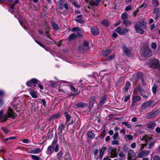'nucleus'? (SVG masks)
<instances>
[{"label": "nucleus", "instance_id": "obj_35", "mask_svg": "<svg viewBox=\"0 0 160 160\" xmlns=\"http://www.w3.org/2000/svg\"><path fill=\"white\" fill-rule=\"evenodd\" d=\"M88 136L90 138L92 139L95 137V135L91 131H90L88 133Z\"/></svg>", "mask_w": 160, "mask_h": 160}, {"label": "nucleus", "instance_id": "obj_1", "mask_svg": "<svg viewBox=\"0 0 160 160\" xmlns=\"http://www.w3.org/2000/svg\"><path fill=\"white\" fill-rule=\"evenodd\" d=\"M7 113L8 115L5 114L3 116L2 111L1 110L0 111V122H5L8 117H12L14 119L17 116L16 114L13 112L12 110L10 108H9Z\"/></svg>", "mask_w": 160, "mask_h": 160}, {"label": "nucleus", "instance_id": "obj_6", "mask_svg": "<svg viewBox=\"0 0 160 160\" xmlns=\"http://www.w3.org/2000/svg\"><path fill=\"white\" fill-rule=\"evenodd\" d=\"M115 31L121 35H123L126 34L129 31V29L128 28H125L121 29L120 27H118L115 30Z\"/></svg>", "mask_w": 160, "mask_h": 160}, {"label": "nucleus", "instance_id": "obj_43", "mask_svg": "<svg viewBox=\"0 0 160 160\" xmlns=\"http://www.w3.org/2000/svg\"><path fill=\"white\" fill-rule=\"evenodd\" d=\"M17 138L16 136L10 137L8 138H4V140L5 142H7L9 140L14 139Z\"/></svg>", "mask_w": 160, "mask_h": 160}, {"label": "nucleus", "instance_id": "obj_26", "mask_svg": "<svg viewBox=\"0 0 160 160\" xmlns=\"http://www.w3.org/2000/svg\"><path fill=\"white\" fill-rule=\"evenodd\" d=\"M83 16L82 15L77 16L75 21L79 23H82L83 22Z\"/></svg>", "mask_w": 160, "mask_h": 160}, {"label": "nucleus", "instance_id": "obj_46", "mask_svg": "<svg viewBox=\"0 0 160 160\" xmlns=\"http://www.w3.org/2000/svg\"><path fill=\"white\" fill-rule=\"evenodd\" d=\"M140 25L142 28L144 29L146 28V24L143 22H140Z\"/></svg>", "mask_w": 160, "mask_h": 160}, {"label": "nucleus", "instance_id": "obj_15", "mask_svg": "<svg viewBox=\"0 0 160 160\" xmlns=\"http://www.w3.org/2000/svg\"><path fill=\"white\" fill-rule=\"evenodd\" d=\"M91 31L93 35H97L99 32V29L95 27H93L91 28Z\"/></svg>", "mask_w": 160, "mask_h": 160}, {"label": "nucleus", "instance_id": "obj_62", "mask_svg": "<svg viewBox=\"0 0 160 160\" xmlns=\"http://www.w3.org/2000/svg\"><path fill=\"white\" fill-rule=\"evenodd\" d=\"M151 47L152 48L155 49L157 47V45L155 43L153 42L151 43Z\"/></svg>", "mask_w": 160, "mask_h": 160}, {"label": "nucleus", "instance_id": "obj_54", "mask_svg": "<svg viewBox=\"0 0 160 160\" xmlns=\"http://www.w3.org/2000/svg\"><path fill=\"white\" fill-rule=\"evenodd\" d=\"M59 146L58 144H57L55 146V148L54 149V150L55 152H57L59 150Z\"/></svg>", "mask_w": 160, "mask_h": 160}, {"label": "nucleus", "instance_id": "obj_36", "mask_svg": "<svg viewBox=\"0 0 160 160\" xmlns=\"http://www.w3.org/2000/svg\"><path fill=\"white\" fill-rule=\"evenodd\" d=\"M77 37V35L74 34H71L69 36L68 38L69 40L72 41L74 39H75Z\"/></svg>", "mask_w": 160, "mask_h": 160}, {"label": "nucleus", "instance_id": "obj_60", "mask_svg": "<svg viewBox=\"0 0 160 160\" xmlns=\"http://www.w3.org/2000/svg\"><path fill=\"white\" fill-rule=\"evenodd\" d=\"M159 12V9L158 8H154V11H153V14H158V13Z\"/></svg>", "mask_w": 160, "mask_h": 160}, {"label": "nucleus", "instance_id": "obj_42", "mask_svg": "<svg viewBox=\"0 0 160 160\" xmlns=\"http://www.w3.org/2000/svg\"><path fill=\"white\" fill-rule=\"evenodd\" d=\"M101 23L106 27H108L109 25V23L105 19L102 20L101 22Z\"/></svg>", "mask_w": 160, "mask_h": 160}, {"label": "nucleus", "instance_id": "obj_40", "mask_svg": "<svg viewBox=\"0 0 160 160\" xmlns=\"http://www.w3.org/2000/svg\"><path fill=\"white\" fill-rule=\"evenodd\" d=\"M123 23L124 25L126 26H128L131 24V22L129 21L124 20L123 21Z\"/></svg>", "mask_w": 160, "mask_h": 160}, {"label": "nucleus", "instance_id": "obj_48", "mask_svg": "<svg viewBox=\"0 0 160 160\" xmlns=\"http://www.w3.org/2000/svg\"><path fill=\"white\" fill-rule=\"evenodd\" d=\"M66 125L64 123H62L58 127V129L60 130H64V125Z\"/></svg>", "mask_w": 160, "mask_h": 160}, {"label": "nucleus", "instance_id": "obj_39", "mask_svg": "<svg viewBox=\"0 0 160 160\" xmlns=\"http://www.w3.org/2000/svg\"><path fill=\"white\" fill-rule=\"evenodd\" d=\"M31 157L32 159L33 160H41L40 157L34 155H31Z\"/></svg>", "mask_w": 160, "mask_h": 160}, {"label": "nucleus", "instance_id": "obj_61", "mask_svg": "<svg viewBox=\"0 0 160 160\" xmlns=\"http://www.w3.org/2000/svg\"><path fill=\"white\" fill-rule=\"evenodd\" d=\"M106 135L105 131H103L102 132L101 135L100 136L101 138L102 139Z\"/></svg>", "mask_w": 160, "mask_h": 160}, {"label": "nucleus", "instance_id": "obj_8", "mask_svg": "<svg viewBox=\"0 0 160 160\" xmlns=\"http://www.w3.org/2000/svg\"><path fill=\"white\" fill-rule=\"evenodd\" d=\"M96 98L95 96H91L89 99L88 108L90 111L93 108L94 102L96 101Z\"/></svg>", "mask_w": 160, "mask_h": 160}, {"label": "nucleus", "instance_id": "obj_20", "mask_svg": "<svg viewBox=\"0 0 160 160\" xmlns=\"http://www.w3.org/2000/svg\"><path fill=\"white\" fill-rule=\"evenodd\" d=\"M131 86V84L129 81H127L126 82L125 85L124 87L122 88L123 90V92L124 93L127 92L129 89V88Z\"/></svg>", "mask_w": 160, "mask_h": 160}, {"label": "nucleus", "instance_id": "obj_29", "mask_svg": "<svg viewBox=\"0 0 160 160\" xmlns=\"http://www.w3.org/2000/svg\"><path fill=\"white\" fill-rule=\"evenodd\" d=\"M152 138V136H149L147 135H145L142 137V139L146 142L149 141Z\"/></svg>", "mask_w": 160, "mask_h": 160}, {"label": "nucleus", "instance_id": "obj_56", "mask_svg": "<svg viewBox=\"0 0 160 160\" xmlns=\"http://www.w3.org/2000/svg\"><path fill=\"white\" fill-rule=\"evenodd\" d=\"M148 6V4L147 3H143L142 4L141 6L140 7V8H146Z\"/></svg>", "mask_w": 160, "mask_h": 160}, {"label": "nucleus", "instance_id": "obj_10", "mask_svg": "<svg viewBox=\"0 0 160 160\" xmlns=\"http://www.w3.org/2000/svg\"><path fill=\"white\" fill-rule=\"evenodd\" d=\"M88 43L86 41L84 42L83 46H80L78 48V50L81 52H83L86 50H88L89 48L88 47Z\"/></svg>", "mask_w": 160, "mask_h": 160}, {"label": "nucleus", "instance_id": "obj_59", "mask_svg": "<svg viewBox=\"0 0 160 160\" xmlns=\"http://www.w3.org/2000/svg\"><path fill=\"white\" fill-rule=\"evenodd\" d=\"M125 137L130 140H131L133 138V136L131 135H126Z\"/></svg>", "mask_w": 160, "mask_h": 160}, {"label": "nucleus", "instance_id": "obj_4", "mask_svg": "<svg viewBox=\"0 0 160 160\" xmlns=\"http://www.w3.org/2000/svg\"><path fill=\"white\" fill-rule=\"evenodd\" d=\"M108 156L110 158H114L118 156L116 148L111 147L108 148Z\"/></svg>", "mask_w": 160, "mask_h": 160}, {"label": "nucleus", "instance_id": "obj_32", "mask_svg": "<svg viewBox=\"0 0 160 160\" xmlns=\"http://www.w3.org/2000/svg\"><path fill=\"white\" fill-rule=\"evenodd\" d=\"M63 154V152L62 151H60L57 154V158L58 160H60L61 159L62 157Z\"/></svg>", "mask_w": 160, "mask_h": 160}, {"label": "nucleus", "instance_id": "obj_16", "mask_svg": "<svg viewBox=\"0 0 160 160\" xmlns=\"http://www.w3.org/2000/svg\"><path fill=\"white\" fill-rule=\"evenodd\" d=\"M156 124L155 121L150 122L147 125V127L150 129H153L156 126Z\"/></svg>", "mask_w": 160, "mask_h": 160}, {"label": "nucleus", "instance_id": "obj_49", "mask_svg": "<svg viewBox=\"0 0 160 160\" xmlns=\"http://www.w3.org/2000/svg\"><path fill=\"white\" fill-rule=\"evenodd\" d=\"M34 154H38L41 152L40 148H37L33 149Z\"/></svg>", "mask_w": 160, "mask_h": 160}, {"label": "nucleus", "instance_id": "obj_33", "mask_svg": "<svg viewBox=\"0 0 160 160\" xmlns=\"http://www.w3.org/2000/svg\"><path fill=\"white\" fill-rule=\"evenodd\" d=\"M141 98V97L138 95L136 96L134 98H133V102H137L140 101Z\"/></svg>", "mask_w": 160, "mask_h": 160}, {"label": "nucleus", "instance_id": "obj_63", "mask_svg": "<svg viewBox=\"0 0 160 160\" xmlns=\"http://www.w3.org/2000/svg\"><path fill=\"white\" fill-rule=\"evenodd\" d=\"M118 132H115L113 135V139H116L118 137Z\"/></svg>", "mask_w": 160, "mask_h": 160}, {"label": "nucleus", "instance_id": "obj_25", "mask_svg": "<svg viewBox=\"0 0 160 160\" xmlns=\"http://www.w3.org/2000/svg\"><path fill=\"white\" fill-rule=\"evenodd\" d=\"M28 91L30 93L32 97L35 98H37L38 96L36 95L35 92L31 88L28 89Z\"/></svg>", "mask_w": 160, "mask_h": 160}, {"label": "nucleus", "instance_id": "obj_47", "mask_svg": "<svg viewBox=\"0 0 160 160\" xmlns=\"http://www.w3.org/2000/svg\"><path fill=\"white\" fill-rule=\"evenodd\" d=\"M118 155L119 157L121 158L122 159H123V158H124L125 156V154L122 152H120L118 154Z\"/></svg>", "mask_w": 160, "mask_h": 160}, {"label": "nucleus", "instance_id": "obj_53", "mask_svg": "<svg viewBox=\"0 0 160 160\" xmlns=\"http://www.w3.org/2000/svg\"><path fill=\"white\" fill-rule=\"evenodd\" d=\"M66 118L67 122L70 121L71 117L69 114H66Z\"/></svg>", "mask_w": 160, "mask_h": 160}, {"label": "nucleus", "instance_id": "obj_34", "mask_svg": "<svg viewBox=\"0 0 160 160\" xmlns=\"http://www.w3.org/2000/svg\"><path fill=\"white\" fill-rule=\"evenodd\" d=\"M158 88V87L157 85L154 84V85L152 87V92L154 94H156L157 90Z\"/></svg>", "mask_w": 160, "mask_h": 160}, {"label": "nucleus", "instance_id": "obj_11", "mask_svg": "<svg viewBox=\"0 0 160 160\" xmlns=\"http://www.w3.org/2000/svg\"><path fill=\"white\" fill-rule=\"evenodd\" d=\"M38 83V80L33 78L31 80L28 81L26 82V85L28 87H30L32 85H33L34 87H35L36 86V84Z\"/></svg>", "mask_w": 160, "mask_h": 160}, {"label": "nucleus", "instance_id": "obj_7", "mask_svg": "<svg viewBox=\"0 0 160 160\" xmlns=\"http://www.w3.org/2000/svg\"><path fill=\"white\" fill-rule=\"evenodd\" d=\"M136 155L134 152L132 150H130L128 151V160H136Z\"/></svg>", "mask_w": 160, "mask_h": 160}, {"label": "nucleus", "instance_id": "obj_18", "mask_svg": "<svg viewBox=\"0 0 160 160\" xmlns=\"http://www.w3.org/2000/svg\"><path fill=\"white\" fill-rule=\"evenodd\" d=\"M158 60L156 59L152 60L150 62V65L152 68H156L158 66Z\"/></svg>", "mask_w": 160, "mask_h": 160}, {"label": "nucleus", "instance_id": "obj_23", "mask_svg": "<svg viewBox=\"0 0 160 160\" xmlns=\"http://www.w3.org/2000/svg\"><path fill=\"white\" fill-rule=\"evenodd\" d=\"M106 150V147H103L100 150L99 152V158L101 159L103 155L104 152Z\"/></svg>", "mask_w": 160, "mask_h": 160}, {"label": "nucleus", "instance_id": "obj_45", "mask_svg": "<svg viewBox=\"0 0 160 160\" xmlns=\"http://www.w3.org/2000/svg\"><path fill=\"white\" fill-rule=\"evenodd\" d=\"M114 57L115 56L114 55L109 56L106 58V60L108 61H110L113 59Z\"/></svg>", "mask_w": 160, "mask_h": 160}, {"label": "nucleus", "instance_id": "obj_28", "mask_svg": "<svg viewBox=\"0 0 160 160\" xmlns=\"http://www.w3.org/2000/svg\"><path fill=\"white\" fill-rule=\"evenodd\" d=\"M58 137L57 136L55 137L52 142V143L50 145L54 147V146L55 145L56 146L57 144H58Z\"/></svg>", "mask_w": 160, "mask_h": 160}, {"label": "nucleus", "instance_id": "obj_12", "mask_svg": "<svg viewBox=\"0 0 160 160\" xmlns=\"http://www.w3.org/2000/svg\"><path fill=\"white\" fill-rule=\"evenodd\" d=\"M122 49L124 53L126 55L130 57L132 56L131 53V52L132 50L131 49H130V48L128 49L125 45H123L122 47Z\"/></svg>", "mask_w": 160, "mask_h": 160}, {"label": "nucleus", "instance_id": "obj_9", "mask_svg": "<svg viewBox=\"0 0 160 160\" xmlns=\"http://www.w3.org/2000/svg\"><path fill=\"white\" fill-rule=\"evenodd\" d=\"M58 7L59 9H62L64 8L66 10H68V7L67 3H64L62 1H59L58 2Z\"/></svg>", "mask_w": 160, "mask_h": 160}, {"label": "nucleus", "instance_id": "obj_44", "mask_svg": "<svg viewBox=\"0 0 160 160\" xmlns=\"http://www.w3.org/2000/svg\"><path fill=\"white\" fill-rule=\"evenodd\" d=\"M123 125H125L128 128H131V125L128 122H122Z\"/></svg>", "mask_w": 160, "mask_h": 160}, {"label": "nucleus", "instance_id": "obj_5", "mask_svg": "<svg viewBox=\"0 0 160 160\" xmlns=\"http://www.w3.org/2000/svg\"><path fill=\"white\" fill-rule=\"evenodd\" d=\"M154 102L153 101H148L143 103L141 106L142 110H145L150 107H153L155 105H152Z\"/></svg>", "mask_w": 160, "mask_h": 160}, {"label": "nucleus", "instance_id": "obj_19", "mask_svg": "<svg viewBox=\"0 0 160 160\" xmlns=\"http://www.w3.org/2000/svg\"><path fill=\"white\" fill-rule=\"evenodd\" d=\"M135 28L136 29V32L137 33H139L141 34H143L144 33L143 30L141 28L139 25L136 24L135 25Z\"/></svg>", "mask_w": 160, "mask_h": 160}, {"label": "nucleus", "instance_id": "obj_14", "mask_svg": "<svg viewBox=\"0 0 160 160\" xmlns=\"http://www.w3.org/2000/svg\"><path fill=\"white\" fill-rule=\"evenodd\" d=\"M150 153V151L147 150L142 151L138 154V157L139 158H142L148 155Z\"/></svg>", "mask_w": 160, "mask_h": 160}, {"label": "nucleus", "instance_id": "obj_22", "mask_svg": "<svg viewBox=\"0 0 160 160\" xmlns=\"http://www.w3.org/2000/svg\"><path fill=\"white\" fill-rule=\"evenodd\" d=\"M106 100V98L105 97H103L100 101L98 105V108H100L104 104L105 101Z\"/></svg>", "mask_w": 160, "mask_h": 160}, {"label": "nucleus", "instance_id": "obj_37", "mask_svg": "<svg viewBox=\"0 0 160 160\" xmlns=\"http://www.w3.org/2000/svg\"><path fill=\"white\" fill-rule=\"evenodd\" d=\"M152 3L154 7H157L159 4V2L158 0H152Z\"/></svg>", "mask_w": 160, "mask_h": 160}, {"label": "nucleus", "instance_id": "obj_57", "mask_svg": "<svg viewBox=\"0 0 160 160\" xmlns=\"http://www.w3.org/2000/svg\"><path fill=\"white\" fill-rule=\"evenodd\" d=\"M153 160H160V157L158 155H155L153 158Z\"/></svg>", "mask_w": 160, "mask_h": 160}, {"label": "nucleus", "instance_id": "obj_64", "mask_svg": "<svg viewBox=\"0 0 160 160\" xmlns=\"http://www.w3.org/2000/svg\"><path fill=\"white\" fill-rule=\"evenodd\" d=\"M130 98V96L129 95H128L125 97V98L124 99V102H126L128 101V100Z\"/></svg>", "mask_w": 160, "mask_h": 160}, {"label": "nucleus", "instance_id": "obj_58", "mask_svg": "<svg viewBox=\"0 0 160 160\" xmlns=\"http://www.w3.org/2000/svg\"><path fill=\"white\" fill-rule=\"evenodd\" d=\"M132 9V7L130 5H129L126 7L125 10L126 11H129Z\"/></svg>", "mask_w": 160, "mask_h": 160}, {"label": "nucleus", "instance_id": "obj_2", "mask_svg": "<svg viewBox=\"0 0 160 160\" xmlns=\"http://www.w3.org/2000/svg\"><path fill=\"white\" fill-rule=\"evenodd\" d=\"M137 88L140 95L142 96L143 98L147 99L150 95V91L148 90L143 89L140 84H138Z\"/></svg>", "mask_w": 160, "mask_h": 160}, {"label": "nucleus", "instance_id": "obj_51", "mask_svg": "<svg viewBox=\"0 0 160 160\" xmlns=\"http://www.w3.org/2000/svg\"><path fill=\"white\" fill-rule=\"evenodd\" d=\"M140 80L141 81V83L143 87L146 86H147V87H148V86H147L146 83H145L143 78L140 79Z\"/></svg>", "mask_w": 160, "mask_h": 160}, {"label": "nucleus", "instance_id": "obj_30", "mask_svg": "<svg viewBox=\"0 0 160 160\" xmlns=\"http://www.w3.org/2000/svg\"><path fill=\"white\" fill-rule=\"evenodd\" d=\"M100 2V1L98 0H96L95 1H92L90 2V4L91 5L93 6H97L98 4Z\"/></svg>", "mask_w": 160, "mask_h": 160}, {"label": "nucleus", "instance_id": "obj_27", "mask_svg": "<svg viewBox=\"0 0 160 160\" xmlns=\"http://www.w3.org/2000/svg\"><path fill=\"white\" fill-rule=\"evenodd\" d=\"M87 105H88L87 103H85L84 102H80L77 103L76 104V105L77 107L79 108L84 107L87 106Z\"/></svg>", "mask_w": 160, "mask_h": 160}, {"label": "nucleus", "instance_id": "obj_38", "mask_svg": "<svg viewBox=\"0 0 160 160\" xmlns=\"http://www.w3.org/2000/svg\"><path fill=\"white\" fill-rule=\"evenodd\" d=\"M128 15L126 13H123L121 16L122 19L124 21L126 19H128Z\"/></svg>", "mask_w": 160, "mask_h": 160}, {"label": "nucleus", "instance_id": "obj_21", "mask_svg": "<svg viewBox=\"0 0 160 160\" xmlns=\"http://www.w3.org/2000/svg\"><path fill=\"white\" fill-rule=\"evenodd\" d=\"M152 52L150 49L147 48L145 49L144 53L145 57H149L152 55Z\"/></svg>", "mask_w": 160, "mask_h": 160}, {"label": "nucleus", "instance_id": "obj_55", "mask_svg": "<svg viewBox=\"0 0 160 160\" xmlns=\"http://www.w3.org/2000/svg\"><path fill=\"white\" fill-rule=\"evenodd\" d=\"M154 142H151L149 144L148 148L149 149H152L153 147L154 146Z\"/></svg>", "mask_w": 160, "mask_h": 160}, {"label": "nucleus", "instance_id": "obj_3", "mask_svg": "<svg viewBox=\"0 0 160 160\" xmlns=\"http://www.w3.org/2000/svg\"><path fill=\"white\" fill-rule=\"evenodd\" d=\"M159 113L158 109L156 108L151 112L147 113L145 117L148 119L153 118L157 116Z\"/></svg>", "mask_w": 160, "mask_h": 160}, {"label": "nucleus", "instance_id": "obj_52", "mask_svg": "<svg viewBox=\"0 0 160 160\" xmlns=\"http://www.w3.org/2000/svg\"><path fill=\"white\" fill-rule=\"evenodd\" d=\"M73 4L74 7L77 8H79L80 7V5L78 3L77 1H75Z\"/></svg>", "mask_w": 160, "mask_h": 160}, {"label": "nucleus", "instance_id": "obj_31", "mask_svg": "<svg viewBox=\"0 0 160 160\" xmlns=\"http://www.w3.org/2000/svg\"><path fill=\"white\" fill-rule=\"evenodd\" d=\"M51 24L52 27L54 29L57 30L59 29V27L58 25L56 23L53 22H52Z\"/></svg>", "mask_w": 160, "mask_h": 160}, {"label": "nucleus", "instance_id": "obj_17", "mask_svg": "<svg viewBox=\"0 0 160 160\" xmlns=\"http://www.w3.org/2000/svg\"><path fill=\"white\" fill-rule=\"evenodd\" d=\"M54 147L49 145L47 148L46 154L49 155H51L54 152Z\"/></svg>", "mask_w": 160, "mask_h": 160}, {"label": "nucleus", "instance_id": "obj_13", "mask_svg": "<svg viewBox=\"0 0 160 160\" xmlns=\"http://www.w3.org/2000/svg\"><path fill=\"white\" fill-rule=\"evenodd\" d=\"M143 78V75L142 73L141 72H138L137 74L136 78H134V79L133 84L134 85H135L136 83L137 82L138 79H140V80Z\"/></svg>", "mask_w": 160, "mask_h": 160}, {"label": "nucleus", "instance_id": "obj_50", "mask_svg": "<svg viewBox=\"0 0 160 160\" xmlns=\"http://www.w3.org/2000/svg\"><path fill=\"white\" fill-rule=\"evenodd\" d=\"M60 115L59 113H57L56 114H53L52 116V118L53 119H56L59 118Z\"/></svg>", "mask_w": 160, "mask_h": 160}, {"label": "nucleus", "instance_id": "obj_24", "mask_svg": "<svg viewBox=\"0 0 160 160\" xmlns=\"http://www.w3.org/2000/svg\"><path fill=\"white\" fill-rule=\"evenodd\" d=\"M111 53V50L110 49H108L106 51H102L101 52V54L103 57H106L110 54Z\"/></svg>", "mask_w": 160, "mask_h": 160}, {"label": "nucleus", "instance_id": "obj_41", "mask_svg": "<svg viewBox=\"0 0 160 160\" xmlns=\"http://www.w3.org/2000/svg\"><path fill=\"white\" fill-rule=\"evenodd\" d=\"M70 88L71 90L73 92H77L78 91V88H75V87L72 85H70Z\"/></svg>", "mask_w": 160, "mask_h": 160}]
</instances>
